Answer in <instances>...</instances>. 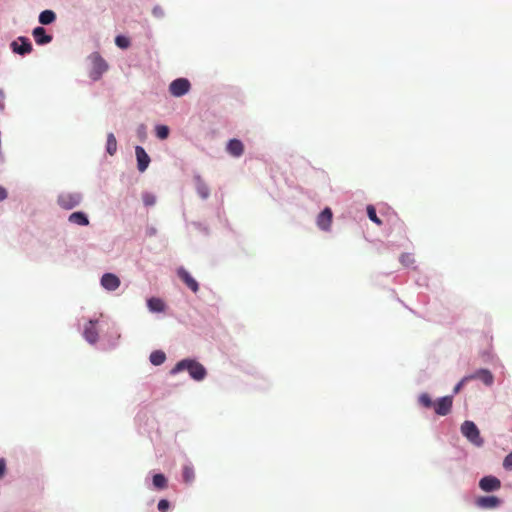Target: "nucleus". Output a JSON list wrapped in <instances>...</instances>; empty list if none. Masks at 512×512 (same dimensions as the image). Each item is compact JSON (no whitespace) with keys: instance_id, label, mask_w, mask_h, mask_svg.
<instances>
[{"instance_id":"obj_1","label":"nucleus","mask_w":512,"mask_h":512,"mask_svg":"<svg viewBox=\"0 0 512 512\" xmlns=\"http://www.w3.org/2000/svg\"><path fill=\"white\" fill-rule=\"evenodd\" d=\"M183 370H187L190 376L196 381L203 380L207 374L205 367L192 359H184L179 361L171 370V374H176Z\"/></svg>"},{"instance_id":"obj_2","label":"nucleus","mask_w":512,"mask_h":512,"mask_svg":"<svg viewBox=\"0 0 512 512\" xmlns=\"http://www.w3.org/2000/svg\"><path fill=\"white\" fill-rule=\"evenodd\" d=\"M462 434L474 445L480 447L484 441L480 437V432L477 426L472 421H464L461 425Z\"/></svg>"},{"instance_id":"obj_3","label":"nucleus","mask_w":512,"mask_h":512,"mask_svg":"<svg viewBox=\"0 0 512 512\" xmlns=\"http://www.w3.org/2000/svg\"><path fill=\"white\" fill-rule=\"evenodd\" d=\"M91 70L90 78L94 81L100 79L102 74L107 70L108 65L106 61L98 53H93L90 56Z\"/></svg>"},{"instance_id":"obj_4","label":"nucleus","mask_w":512,"mask_h":512,"mask_svg":"<svg viewBox=\"0 0 512 512\" xmlns=\"http://www.w3.org/2000/svg\"><path fill=\"white\" fill-rule=\"evenodd\" d=\"M82 201V195L77 192H68L62 193L58 196L57 203L58 205L65 209L71 210L78 206Z\"/></svg>"},{"instance_id":"obj_5","label":"nucleus","mask_w":512,"mask_h":512,"mask_svg":"<svg viewBox=\"0 0 512 512\" xmlns=\"http://www.w3.org/2000/svg\"><path fill=\"white\" fill-rule=\"evenodd\" d=\"M190 82L186 78H178L172 81L169 85V92L174 97H181L189 92Z\"/></svg>"},{"instance_id":"obj_6","label":"nucleus","mask_w":512,"mask_h":512,"mask_svg":"<svg viewBox=\"0 0 512 512\" xmlns=\"http://www.w3.org/2000/svg\"><path fill=\"white\" fill-rule=\"evenodd\" d=\"M453 398L452 396H444L439 398L434 403V410L437 415L446 416L450 413L452 409Z\"/></svg>"},{"instance_id":"obj_7","label":"nucleus","mask_w":512,"mask_h":512,"mask_svg":"<svg viewBox=\"0 0 512 512\" xmlns=\"http://www.w3.org/2000/svg\"><path fill=\"white\" fill-rule=\"evenodd\" d=\"M11 48L14 53L26 55L32 51V44L28 38L18 37L11 43Z\"/></svg>"},{"instance_id":"obj_8","label":"nucleus","mask_w":512,"mask_h":512,"mask_svg":"<svg viewBox=\"0 0 512 512\" xmlns=\"http://www.w3.org/2000/svg\"><path fill=\"white\" fill-rule=\"evenodd\" d=\"M333 219L332 210L329 207H326L318 216H317V226L319 229L323 231H329L331 228Z\"/></svg>"},{"instance_id":"obj_9","label":"nucleus","mask_w":512,"mask_h":512,"mask_svg":"<svg viewBox=\"0 0 512 512\" xmlns=\"http://www.w3.org/2000/svg\"><path fill=\"white\" fill-rule=\"evenodd\" d=\"M502 503L501 499L497 496H480L475 500L477 507L481 509H494L500 506Z\"/></svg>"},{"instance_id":"obj_10","label":"nucleus","mask_w":512,"mask_h":512,"mask_svg":"<svg viewBox=\"0 0 512 512\" xmlns=\"http://www.w3.org/2000/svg\"><path fill=\"white\" fill-rule=\"evenodd\" d=\"M479 487L485 492H492L500 489L501 482L497 477L489 475L479 481Z\"/></svg>"},{"instance_id":"obj_11","label":"nucleus","mask_w":512,"mask_h":512,"mask_svg":"<svg viewBox=\"0 0 512 512\" xmlns=\"http://www.w3.org/2000/svg\"><path fill=\"white\" fill-rule=\"evenodd\" d=\"M177 275L194 293L198 292V282L190 275V273L186 269L180 267L177 270Z\"/></svg>"},{"instance_id":"obj_12","label":"nucleus","mask_w":512,"mask_h":512,"mask_svg":"<svg viewBox=\"0 0 512 512\" xmlns=\"http://www.w3.org/2000/svg\"><path fill=\"white\" fill-rule=\"evenodd\" d=\"M101 285L108 291H115L120 286V279L113 273H105L101 278Z\"/></svg>"},{"instance_id":"obj_13","label":"nucleus","mask_w":512,"mask_h":512,"mask_svg":"<svg viewBox=\"0 0 512 512\" xmlns=\"http://www.w3.org/2000/svg\"><path fill=\"white\" fill-rule=\"evenodd\" d=\"M135 154L137 158V168L140 172H144L150 163V157L141 146H136Z\"/></svg>"},{"instance_id":"obj_14","label":"nucleus","mask_w":512,"mask_h":512,"mask_svg":"<svg viewBox=\"0 0 512 512\" xmlns=\"http://www.w3.org/2000/svg\"><path fill=\"white\" fill-rule=\"evenodd\" d=\"M32 35L38 45H45L52 41V36L48 35L43 27H36L33 29Z\"/></svg>"},{"instance_id":"obj_15","label":"nucleus","mask_w":512,"mask_h":512,"mask_svg":"<svg viewBox=\"0 0 512 512\" xmlns=\"http://www.w3.org/2000/svg\"><path fill=\"white\" fill-rule=\"evenodd\" d=\"M227 151L234 157H240L244 152V145L238 139H232L227 144Z\"/></svg>"},{"instance_id":"obj_16","label":"nucleus","mask_w":512,"mask_h":512,"mask_svg":"<svg viewBox=\"0 0 512 512\" xmlns=\"http://www.w3.org/2000/svg\"><path fill=\"white\" fill-rule=\"evenodd\" d=\"M83 335H84L85 339L91 344H93L97 341L98 331L95 327V322H93V321L88 322V324L84 328Z\"/></svg>"},{"instance_id":"obj_17","label":"nucleus","mask_w":512,"mask_h":512,"mask_svg":"<svg viewBox=\"0 0 512 512\" xmlns=\"http://www.w3.org/2000/svg\"><path fill=\"white\" fill-rule=\"evenodd\" d=\"M469 377H471V380L472 379H479L484 384H486L488 386L491 385L493 383V380H494V377H493L492 373L489 370H486V369H481V370L475 372L474 374L469 375Z\"/></svg>"},{"instance_id":"obj_18","label":"nucleus","mask_w":512,"mask_h":512,"mask_svg":"<svg viewBox=\"0 0 512 512\" xmlns=\"http://www.w3.org/2000/svg\"><path fill=\"white\" fill-rule=\"evenodd\" d=\"M196 191L202 199L209 197L210 190L207 184L202 180L200 176L195 177Z\"/></svg>"},{"instance_id":"obj_19","label":"nucleus","mask_w":512,"mask_h":512,"mask_svg":"<svg viewBox=\"0 0 512 512\" xmlns=\"http://www.w3.org/2000/svg\"><path fill=\"white\" fill-rule=\"evenodd\" d=\"M68 220H69V222L77 224L79 226H87V225H89L88 217L86 216L85 213L80 212V211L73 212L72 214H70Z\"/></svg>"},{"instance_id":"obj_20","label":"nucleus","mask_w":512,"mask_h":512,"mask_svg":"<svg viewBox=\"0 0 512 512\" xmlns=\"http://www.w3.org/2000/svg\"><path fill=\"white\" fill-rule=\"evenodd\" d=\"M147 306L152 312H163L165 310V303L160 298L152 297L147 300Z\"/></svg>"},{"instance_id":"obj_21","label":"nucleus","mask_w":512,"mask_h":512,"mask_svg":"<svg viewBox=\"0 0 512 512\" xmlns=\"http://www.w3.org/2000/svg\"><path fill=\"white\" fill-rule=\"evenodd\" d=\"M56 19V14L52 10H44L39 15V22L42 25H49Z\"/></svg>"},{"instance_id":"obj_22","label":"nucleus","mask_w":512,"mask_h":512,"mask_svg":"<svg viewBox=\"0 0 512 512\" xmlns=\"http://www.w3.org/2000/svg\"><path fill=\"white\" fill-rule=\"evenodd\" d=\"M165 360H166V355L161 350L153 351L150 354V362L155 366H159V365L163 364L165 362Z\"/></svg>"},{"instance_id":"obj_23","label":"nucleus","mask_w":512,"mask_h":512,"mask_svg":"<svg viewBox=\"0 0 512 512\" xmlns=\"http://www.w3.org/2000/svg\"><path fill=\"white\" fill-rule=\"evenodd\" d=\"M183 481L187 484H191L195 479V472L192 466L185 465L182 470Z\"/></svg>"},{"instance_id":"obj_24","label":"nucleus","mask_w":512,"mask_h":512,"mask_svg":"<svg viewBox=\"0 0 512 512\" xmlns=\"http://www.w3.org/2000/svg\"><path fill=\"white\" fill-rule=\"evenodd\" d=\"M106 150L109 155H114L117 150V140L113 133L107 135Z\"/></svg>"},{"instance_id":"obj_25","label":"nucleus","mask_w":512,"mask_h":512,"mask_svg":"<svg viewBox=\"0 0 512 512\" xmlns=\"http://www.w3.org/2000/svg\"><path fill=\"white\" fill-rule=\"evenodd\" d=\"M153 485L157 489H164L167 487V479L163 474H155L153 476Z\"/></svg>"},{"instance_id":"obj_26","label":"nucleus","mask_w":512,"mask_h":512,"mask_svg":"<svg viewBox=\"0 0 512 512\" xmlns=\"http://www.w3.org/2000/svg\"><path fill=\"white\" fill-rule=\"evenodd\" d=\"M419 403L425 407V408H431V407H434V403L431 399V397L429 396V394L427 393H422L420 396H419V399H418Z\"/></svg>"},{"instance_id":"obj_27","label":"nucleus","mask_w":512,"mask_h":512,"mask_svg":"<svg viewBox=\"0 0 512 512\" xmlns=\"http://www.w3.org/2000/svg\"><path fill=\"white\" fill-rule=\"evenodd\" d=\"M367 215H368L369 219L372 222H374L375 224H377V225H381L382 224V221L380 220V218L376 214V209L374 208V206H372V205H368L367 206Z\"/></svg>"},{"instance_id":"obj_28","label":"nucleus","mask_w":512,"mask_h":512,"mask_svg":"<svg viewBox=\"0 0 512 512\" xmlns=\"http://www.w3.org/2000/svg\"><path fill=\"white\" fill-rule=\"evenodd\" d=\"M156 136L164 140L169 136V128L166 125H158L156 126Z\"/></svg>"},{"instance_id":"obj_29","label":"nucleus","mask_w":512,"mask_h":512,"mask_svg":"<svg viewBox=\"0 0 512 512\" xmlns=\"http://www.w3.org/2000/svg\"><path fill=\"white\" fill-rule=\"evenodd\" d=\"M115 43L119 48L126 49L130 46V40L122 35L115 38Z\"/></svg>"},{"instance_id":"obj_30","label":"nucleus","mask_w":512,"mask_h":512,"mask_svg":"<svg viewBox=\"0 0 512 512\" xmlns=\"http://www.w3.org/2000/svg\"><path fill=\"white\" fill-rule=\"evenodd\" d=\"M400 262L405 266H411L414 264L415 260L412 254L404 253L400 256Z\"/></svg>"},{"instance_id":"obj_31","label":"nucleus","mask_w":512,"mask_h":512,"mask_svg":"<svg viewBox=\"0 0 512 512\" xmlns=\"http://www.w3.org/2000/svg\"><path fill=\"white\" fill-rule=\"evenodd\" d=\"M142 200L146 206H152L156 203V197L151 193H144L142 195Z\"/></svg>"},{"instance_id":"obj_32","label":"nucleus","mask_w":512,"mask_h":512,"mask_svg":"<svg viewBox=\"0 0 512 512\" xmlns=\"http://www.w3.org/2000/svg\"><path fill=\"white\" fill-rule=\"evenodd\" d=\"M470 380H471V377H469V376H465V377H463V378H462V379H461V380L456 384V386H455V387H454V389H453V392H454L455 394L459 393V392L461 391V389L463 388L464 384H465L466 382L470 381Z\"/></svg>"},{"instance_id":"obj_33","label":"nucleus","mask_w":512,"mask_h":512,"mask_svg":"<svg viewBox=\"0 0 512 512\" xmlns=\"http://www.w3.org/2000/svg\"><path fill=\"white\" fill-rule=\"evenodd\" d=\"M170 507V503L168 500L166 499H161L159 502H158V505H157V508L160 512H167L168 509Z\"/></svg>"},{"instance_id":"obj_34","label":"nucleus","mask_w":512,"mask_h":512,"mask_svg":"<svg viewBox=\"0 0 512 512\" xmlns=\"http://www.w3.org/2000/svg\"><path fill=\"white\" fill-rule=\"evenodd\" d=\"M503 467L506 470H512V452L509 453L503 460Z\"/></svg>"},{"instance_id":"obj_35","label":"nucleus","mask_w":512,"mask_h":512,"mask_svg":"<svg viewBox=\"0 0 512 512\" xmlns=\"http://www.w3.org/2000/svg\"><path fill=\"white\" fill-rule=\"evenodd\" d=\"M153 15L156 17H162L164 15V11L161 7L156 6L153 9Z\"/></svg>"},{"instance_id":"obj_36","label":"nucleus","mask_w":512,"mask_h":512,"mask_svg":"<svg viewBox=\"0 0 512 512\" xmlns=\"http://www.w3.org/2000/svg\"><path fill=\"white\" fill-rule=\"evenodd\" d=\"M6 471V462L4 459H0V478H2Z\"/></svg>"},{"instance_id":"obj_37","label":"nucleus","mask_w":512,"mask_h":512,"mask_svg":"<svg viewBox=\"0 0 512 512\" xmlns=\"http://www.w3.org/2000/svg\"><path fill=\"white\" fill-rule=\"evenodd\" d=\"M7 198V191L5 188L0 186V202Z\"/></svg>"}]
</instances>
